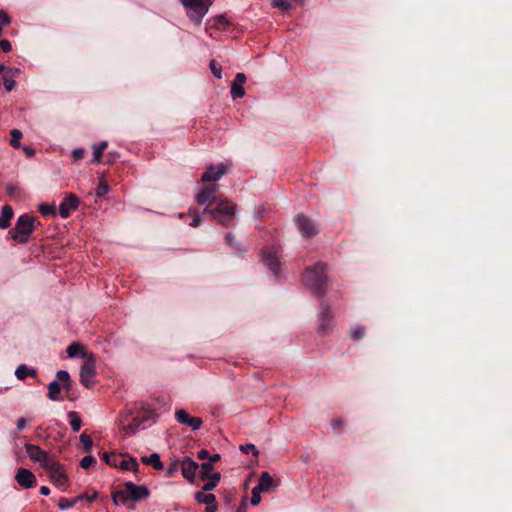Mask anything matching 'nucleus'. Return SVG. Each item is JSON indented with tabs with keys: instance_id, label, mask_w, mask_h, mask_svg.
Segmentation results:
<instances>
[{
	"instance_id": "obj_47",
	"label": "nucleus",
	"mask_w": 512,
	"mask_h": 512,
	"mask_svg": "<svg viewBox=\"0 0 512 512\" xmlns=\"http://www.w3.org/2000/svg\"><path fill=\"white\" fill-rule=\"evenodd\" d=\"M84 149L83 148H76L72 151V157L75 159V160H80L84 157Z\"/></svg>"
},
{
	"instance_id": "obj_27",
	"label": "nucleus",
	"mask_w": 512,
	"mask_h": 512,
	"mask_svg": "<svg viewBox=\"0 0 512 512\" xmlns=\"http://www.w3.org/2000/svg\"><path fill=\"white\" fill-rule=\"evenodd\" d=\"M194 498L198 503H203L206 505H210L216 502V497L211 493H203V491H198L194 494Z\"/></svg>"
},
{
	"instance_id": "obj_20",
	"label": "nucleus",
	"mask_w": 512,
	"mask_h": 512,
	"mask_svg": "<svg viewBox=\"0 0 512 512\" xmlns=\"http://www.w3.org/2000/svg\"><path fill=\"white\" fill-rule=\"evenodd\" d=\"M257 486L262 492H269L275 487L274 481L267 471L260 474Z\"/></svg>"
},
{
	"instance_id": "obj_32",
	"label": "nucleus",
	"mask_w": 512,
	"mask_h": 512,
	"mask_svg": "<svg viewBox=\"0 0 512 512\" xmlns=\"http://www.w3.org/2000/svg\"><path fill=\"white\" fill-rule=\"evenodd\" d=\"M39 210L43 216H48V215L55 216L56 215V209H55L54 204H48V203L40 204Z\"/></svg>"
},
{
	"instance_id": "obj_29",
	"label": "nucleus",
	"mask_w": 512,
	"mask_h": 512,
	"mask_svg": "<svg viewBox=\"0 0 512 512\" xmlns=\"http://www.w3.org/2000/svg\"><path fill=\"white\" fill-rule=\"evenodd\" d=\"M221 479L220 472H213L211 477L206 479L207 482L204 484L202 491H211L213 490Z\"/></svg>"
},
{
	"instance_id": "obj_25",
	"label": "nucleus",
	"mask_w": 512,
	"mask_h": 512,
	"mask_svg": "<svg viewBox=\"0 0 512 512\" xmlns=\"http://www.w3.org/2000/svg\"><path fill=\"white\" fill-rule=\"evenodd\" d=\"M141 461L146 465H151L156 470L163 469V463L160 460V456L157 453H152L149 456H143Z\"/></svg>"
},
{
	"instance_id": "obj_54",
	"label": "nucleus",
	"mask_w": 512,
	"mask_h": 512,
	"mask_svg": "<svg viewBox=\"0 0 512 512\" xmlns=\"http://www.w3.org/2000/svg\"><path fill=\"white\" fill-rule=\"evenodd\" d=\"M26 425V421L24 418H20L18 421H17V428L19 430L23 429Z\"/></svg>"
},
{
	"instance_id": "obj_7",
	"label": "nucleus",
	"mask_w": 512,
	"mask_h": 512,
	"mask_svg": "<svg viewBox=\"0 0 512 512\" xmlns=\"http://www.w3.org/2000/svg\"><path fill=\"white\" fill-rule=\"evenodd\" d=\"M103 459L112 467H119L125 471H138V463L135 458L124 459L116 453H105Z\"/></svg>"
},
{
	"instance_id": "obj_35",
	"label": "nucleus",
	"mask_w": 512,
	"mask_h": 512,
	"mask_svg": "<svg viewBox=\"0 0 512 512\" xmlns=\"http://www.w3.org/2000/svg\"><path fill=\"white\" fill-rule=\"evenodd\" d=\"M22 138V133L17 130V129H13L11 131V140H10V144L17 148L20 146V139Z\"/></svg>"
},
{
	"instance_id": "obj_31",
	"label": "nucleus",
	"mask_w": 512,
	"mask_h": 512,
	"mask_svg": "<svg viewBox=\"0 0 512 512\" xmlns=\"http://www.w3.org/2000/svg\"><path fill=\"white\" fill-rule=\"evenodd\" d=\"M366 334V328L363 326L355 325L351 328V336L354 340H361Z\"/></svg>"
},
{
	"instance_id": "obj_51",
	"label": "nucleus",
	"mask_w": 512,
	"mask_h": 512,
	"mask_svg": "<svg viewBox=\"0 0 512 512\" xmlns=\"http://www.w3.org/2000/svg\"><path fill=\"white\" fill-rule=\"evenodd\" d=\"M205 512H217V503L207 505Z\"/></svg>"
},
{
	"instance_id": "obj_44",
	"label": "nucleus",
	"mask_w": 512,
	"mask_h": 512,
	"mask_svg": "<svg viewBox=\"0 0 512 512\" xmlns=\"http://www.w3.org/2000/svg\"><path fill=\"white\" fill-rule=\"evenodd\" d=\"M3 85L5 86L7 91H11L15 87V81L4 74Z\"/></svg>"
},
{
	"instance_id": "obj_39",
	"label": "nucleus",
	"mask_w": 512,
	"mask_h": 512,
	"mask_svg": "<svg viewBox=\"0 0 512 512\" xmlns=\"http://www.w3.org/2000/svg\"><path fill=\"white\" fill-rule=\"evenodd\" d=\"M261 493H262V491L258 488L257 485L253 487V489H252V497H251V500H250V502H251V504L253 506H256V505H258L260 503V501H261V495L260 494Z\"/></svg>"
},
{
	"instance_id": "obj_2",
	"label": "nucleus",
	"mask_w": 512,
	"mask_h": 512,
	"mask_svg": "<svg viewBox=\"0 0 512 512\" xmlns=\"http://www.w3.org/2000/svg\"><path fill=\"white\" fill-rule=\"evenodd\" d=\"M304 282L314 295L322 298L328 286L326 264L318 262L313 266L307 267L304 273Z\"/></svg>"
},
{
	"instance_id": "obj_33",
	"label": "nucleus",
	"mask_w": 512,
	"mask_h": 512,
	"mask_svg": "<svg viewBox=\"0 0 512 512\" xmlns=\"http://www.w3.org/2000/svg\"><path fill=\"white\" fill-rule=\"evenodd\" d=\"M209 67H210V70L213 73V75L216 78L221 79V77H222V67H221V65L216 60H211L210 64H209Z\"/></svg>"
},
{
	"instance_id": "obj_41",
	"label": "nucleus",
	"mask_w": 512,
	"mask_h": 512,
	"mask_svg": "<svg viewBox=\"0 0 512 512\" xmlns=\"http://www.w3.org/2000/svg\"><path fill=\"white\" fill-rule=\"evenodd\" d=\"M95 462H96L95 458L93 456H91V455H88V456H85V457L82 458V460L80 462V466L83 469H88Z\"/></svg>"
},
{
	"instance_id": "obj_19",
	"label": "nucleus",
	"mask_w": 512,
	"mask_h": 512,
	"mask_svg": "<svg viewBox=\"0 0 512 512\" xmlns=\"http://www.w3.org/2000/svg\"><path fill=\"white\" fill-rule=\"evenodd\" d=\"M66 352L68 358L81 357L87 359L89 357L85 350V347L78 342H73L72 344H70L67 347Z\"/></svg>"
},
{
	"instance_id": "obj_21",
	"label": "nucleus",
	"mask_w": 512,
	"mask_h": 512,
	"mask_svg": "<svg viewBox=\"0 0 512 512\" xmlns=\"http://www.w3.org/2000/svg\"><path fill=\"white\" fill-rule=\"evenodd\" d=\"M17 482L25 487H32V472L25 468H20L15 476Z\"/></svg>"
},
{
	"instance_id": "obj_10",
	"label": "nucleus",
	"mask_w": 512,
	"mask_h": 512,
	"mask_svg": "<svg viewBox=\"0 0 512 512\" xmlns=\"http://www.w3.org/2000/svg\"><path fill=\"white\" fill-rule=\"evenodd\" d=\"M295 222L302 236L312 237L319 232L317 224L302 214L297 215Z\"/></svg>"
},
{
	"instance_id": "obj_16",
	"label": "nucleus",
	"mask_w": 512,
	"mask_h": 512,
	"mask_svg": "<svg viewBox=\"0 0 512 512\" xmlns=\"http://www.w3.org/2000/svg\"><path fill=\"white\" fill-rule=\"evenodd\" d=\"M175 417L179 423L191 427L192 430H198L203 423L201 418L190 416L184 409L177 410Z\"/></svg>"
},
{
	"instance_id": "obj_58",
	"label": "nucleus",
	"mask_w": 512,
	"mask_h": 512,
	"mask_svg": "<svg viewBox=\"0 0 512 512\" xmlns=\"http://www.w3.org/2000/svg\"><path fill=\"white\" fill-rule=\"evenodd\" d=\"M108 143L107 141H102L101 143H99L98 145H96L100 150H104L106 147H107Z\"/></svg>"
},
{
	"instance_id": "obj_5",
	"label": "nucleus",
	"mask_w": 512,
	"mask_h": 512,
	"mask_svg": "<svg viewBox=\"0 0 512 512\" xmlns=\"http://www.w3.org/2000/svg\"><path fill=\"white\" fill-rule=\"evenodd\" d=\"M9 235L17 244L27 243L32 235V215L26 213L19 216Z\"/></svg>"
},
{
	"instance_id": "obj_48",
	"label": "nucleus",
	"mask_w": 512,
	"mask_h": 512,
	"mask_svg": "<svg viewBox=\"0 0 512 512\" xmlns=\"http://www.w3.org/2000/svg\"><path fill=\"white\" fill-rule=\"evenodd\" d=\"M0 49L4 52H9L12 49L11 43L8 40H0Z\"/></svg>"
},
{
	"instance_id": "obj_55",
	"label": "nucleus",
	"mask_w": 512,
	"mask_h": 512,
	"mask_svg": "<svg viewBox=\"0 0 512 512\" xmlns=\"http://www.w3.org/2000/svg\"><path fill=\"white\" fill-rule=\"evenodd\" d=\"M208 462H211V465H213L214 462L220 460V454H214L209 457Z\"/></svg>"
},
{
	"instance_id": "obj_12",
	"label": "nucleus",
	"mask_w": 512,
	"mask_h": 512,
	"mask_svg": "<svg viewBox=\"0 0 512 512\" xmlns=\"http://www.w3.org/2000/svg\"><path fill=\"white\" fill-rule=\"evenodd\" d=\"M123 487L128 489L130 501L139 502L147 499L150 495L148 488L144 485H136L133 482H125Z\"/></svg>"
},
{
	"instance_id": "obj_4",
	"label": "nucleus",
	"mask_w": 512,
	"mask_h": 512,
	"mask_svg": "<svg viewBox=\"0 0 512 512\" xmlns=\"http://www.w3.org/2000/svg\"><path fill=\"white\" fill-rule=\"evenodd\" d=\"M204 213H208L211 217L223 226H228L234 220L236 213V205L227 199L219 198L215 206L204 208Z\"/></svg>"
},
{
	"instance_id": "obj_24",
	"label": "nucleus",
	"mask_w": 512,
	"mask_h": 512,
	"mask_svg": "<svg viewBox=\"0 0 512 512\" xmlns=\"http://www.w3.org/2000/svg\"><path fill=\"white\" fill-rule=\"evenodd\" d=\"M113 503L117 506L125 505L128 501H130L128 489L123 487V489L116 490L112 493Z\"/></svg>"
},
{
	"instance_id": "obj_14",
	"label": "nucleus",
	"mask_w": 512,
	"mask_h": 512,
	"mask_svg": "<svg viewBox=\"0 0 512 512\" xmlns=\"http://www.w3.org/2000/svg\"><path fill=\"white\" fill-rule=\"evenodd\" d=\"M262 259L270 270L277 276L280 268L278 250L276 248H266L263 250Z\"/></svg>"
},
{
	"instance_id": "obj_3",
	"label": "nucleus",
	"mask_w": 512,
	"mask_h": 512,
	"mask_svg": "<svg viewBox=\"0 0 512 512\" xmlns=\"http://www.w3.org/2000/svg\"><path fill=\"white\" fill-rule=\"evenodd\" d=\"M34 462H39L47 468L50 478L55 485L62 487L66 484L67 477L59 464L36 445H34Z\"/></svg>"
},
{
	"instance_id": "obj_37",
	"label": "nucleus",
	"mask_w": 512,
	"mask_h": 512,
	"mask_svg": "<svg viewBox=\"0 0 512 512\" xmlns=\"http://www.w3.org/2000/svg\"><path fill=\"white\" fill-rule=\"evenodd\" d=\"M80 441L83 444L84 450L86 452L90 451V449H91V447L93 445L92 438L88 434L82 433L80 435Z\"/></svg>"
},
{
	"instance_id": "obj_43",
	"label": "nucleus",
	"mask_w": 512,
	"mask_h": 512,
	"mask_svg": "<svg viewBox=\"0 0 512 512\" xmlns=\"http://www.w3.org/2000/svg\"><path fill=\"white\" fill-rule=\"evenodd\" d=\"M189 213L193 215V220L189 223L191 227H197L200 225L202 219L201 216L194 210L190 209Z\"/></svg>"
},
{
	"instance_id": "obj_53",
	"label": "nucleus",
	"mask_w": 512,
	"mask_h": 512,
	"mask_svg": "<svg viewBox=\"0 0 512 512\" xmlns=\"http://www.w3.org/2000/svg\"><path fill=\"white\" fill-rule=\"evenodd\" d=\"M236 512H247V504H246L245 499H243L240 507L238 508V510Z\"/></svg>"
},
{
	"instance_id": "obj_22",
	"label": "nucleus",
	"mask_w": 512,
	"mask_h": 512,
	"mask_svg": "<svg viewBox=\"0 0 512 512\" xmlns=\"http://www.w3.org/2000/svg\"><path fill=\"white\" fill-rule=\"evenodd\" d=\"M14 215L13 209L9 205H4L0 213V228L6 229L10 226V221Z\"/></svg>"
},
{
	"instance_id": "obj_30",
	"label": "nucleus",
	"mask_w": 512,
	"mask_h": 512,
	"mask_svg": "<svg viewBox=\"0 0 512 512\" xmlns=\"http://www.w3.org/2000/svg\"><path fill=\"white\" fill-rule=\"evenodd\" d=\"M213 465H211V462H204L201 465H199V475L201 480L205 481L206 479L210 478L212 475Z\"/></svg>"
},
{
	"instance_id": "obj_13",
	"label": "nucleus",
	"mask_w": 512,
	"mask_h": 512,
	"mask_svg": "<svg viewBox=\"0 0 512 512\" xmlns=\"http://www.w3.org/2000/svg\"><path fill=\"white\" fill-rule=\"evenodd\" d=\"M79 198L73 194H68L59 205V214L62 218H67L72 210H76L79 206Z\"/></svg>"
},
{
	"instance_id": "obj_28",
	"label": "nucleus",
	"mask_w": 512,
	"mask_h": 512,
	"mask_svg": "<svg viewBox=\"0 0 512 512\" xmlns=\"http://www.w3.org/2000/svg\"><path fill=\"white\" fill-rule=\"evenodd\" d=\"M67 416L69 418V424L71 426V429L74 432H78L81 429L82 425V420L79 414L75 411H70Z\"/></svg>"
},
{
	"instance_id": "obj_26",
	"label": "nucleus",
	"mask_w": 512,
	"mask_h": 512,
	"mask_svg": "<svg viewBox=\"0 0 512 512\" xmlns=\"http://www.w3.org/2000/svg\"><path fill=\"white\" fill-rule=\"evenodd\" d=\"M56 377L61 382L62 389H64L66 392L70 391L72 387V381L70 379L69 373L65 370H60L57 372Z\"/></svg>"
},
{
	"instance_id": "obj_50",
	"label": "nucleus",
	"mask_w": 512,
	"mask_h": 512,
	"mask_svg": "<svg viewBox=\"0 0 512 512\" xmlns=\"http://www.w3.org/2000/svg\"><path fill=\"white\" fill-rule=\"evenodd\" d=\"M331 426L333 429H340L343 426V421L340 419H335L332 421Z\"/></svg>"
},
{
	"instance_id": "obj_42",
	"label": "nucleus",
	"mask_w": 512,
	"mask_h": 512,
	"mask_svg": "<svg viewBox=\"0 0 512 512\" xmlns=\"http://www.w3.org/2000/svg\"><path fill=\"white\" fill-rule=\"evenodd\" d=\"M240 450L243 453L252 452L254 454V456H258V454H259V451L257 450V448L255 447L254 444H244V445H241L240 446Z\"/></svg>"
},
{
	"instance_id": "obj_1",
	"label": "nucleus",
	"mask_w": 512,
	"mask_h": 512,
	"mask_svg": "<svg viewBox=\"0 0 512 512\" xmlns=\"http://www.w3.org/2000/svg\"><path fill=\"white\" fill-rule=\"evenodd\" d=\"M156 414L143 403L133 407H126L118 415V422L126 435H135L139 430L145 429L155 421Z\"/></svg>"
},
{
	"instance_id": "obj_36",
	"label": "nucleus",
	"mask_w": 512,
	"mask_h": 512,
	"mask_svg": "<svg viewBox=\"0 0 512 512\" xmlns=\"http://www.w3.org/2000/svg\"><path fill=\"white\" fill-rule=\"evenodd\" d=\"M15 375L19 380H23L26 376L32 375V370H29L25 365H20L16 369Z\"/></svg>"
},
{
	"instance_id": "obj_8",
	"label": "nucleus",
	"mask_w": 512,
	"mask_h": 512,
	"mask_svg": "<svg viewBox=\"0 0 512 512\" xmlns=\"http://www.w3.org/2000/svg\"><path fill=\"white\" fill-rule=\"evenodd\" d=\"M96 374V361L95 356L90 354L85 360L80 369V382L86 387L90 388L93 386V377Z\"/></svg>"
},
{
	"instance_id": "obj_6",
	"label": "nucleus",
	"mask_w": 512,
	"mask_h": 512,
	"mask_svg": "<svg viewBox=\"0 0 512 512\" xmlns=\"http://www.w3.org/2000/svg\"><path fill=\"white\" fill-rule=\"evenodd\" d=\"M185 7L188 17L199 26L207 14L211 2L206 3L204 0H180Z\"/></svg>"
},
{
	"instance_id": "obj_49",
	"label": "nucleus",
	"mask_w": 512,
	"mask_h": 512,
	"mask_svg": "<svg viewBox=\"0 0 512 512\" xmlns=\"http://www.w3.org/2000/svg\"><path fill=\"white\" fill-rule=\"evenodd\" d=\"M197 456L201 460L209 459L210 453L206 449H202L197 453Z\"/></svg>"
},
{
	"instance_id": "obj_52",
	"label": "nucleus",
	"mask_w": 512,
	"mask_h": 512,
	"mask_svg": "<svg viewBox=\"0 0 512 512\" xmlns=\"http://www.w3.org/2000/svg\"><path fill=\"white\" fill-rule=\"evenodd\" d=\"M226 242H227L228 245L233 246L234 236L231 233H227V235H226Z\"/></svg>"
},
{
	"instance_id": "obj_23",
	"label": "nucleus",
	"mask_w": 512,
	"mask_h": 512,
	"mask_svg": "<svg viewBox=\"0 0 512 512\" xmlns=\"http://www.w3.org/2000/svg\"><path fill=\"white\" fill-rule=\"evenodd\" d=\"M61 382L58 380V378L54 381H52L48 386V397L52 401H60L62 400V397L60 395L61 392Z\"/></svg>"
},
{
	"instance_id": "obj_38",
	"label": "nucleus",
	"mask_w": 512,
	"mask_h": 512,
	"mask_svg": "<svg viewBox=\"0 0 512 512\" xmlns=\"http://www.w3.org/2000/svg\"><path fill=\"white\" fill-rule=\"evenodd\" d=\"M77 503V499H67V498H63L59 501L58 503V507L61 509V510H66V509H69L71 507H73L75 504Z\"/></svg>"
},
{
	"instance_id": "obj_18",
	"label": "nucleus",
	"mask_w": 512,
	"mask_h": 512,
	"mask_svg": "<svg viewBox=\"0 0 512 512\" xmlns=\"http://www.w3.org/2000/svg\"><path fill=\"white\" fill-rule=\"evenodd\" d=\"M332 327V317L329 309L323 310L319 315V331L323 334H327Z\"/></svg>"
},
{
	"instance_id": "obj_57",
	"label": "nucleus",
	"mask_w": 512,
	"mask_h": 512,
	"mask_svg": "<svg viewBox=\"0 0 512 512\" xmlns=\"http://www.w3.org/2000/svg\"><path fill=\"white\" fill-rule=\"evenodd\" d=\"M25 447H26V450H27L28 456H29L30 458H32V445L28 443V444H26V445H25Z\"/></svg>"
},
{
	"instance_id": "obj_40",
	"label": "nucleus",
	"mask_w": 512,
	"mask_h": 512,
	"mask_svg": "<svg viewBox=\"0 0 512 512\" xmlns=\"http://www.w3.org/2000/svg\"><path fill=\"white\" fill-rule=\"evenodd\" d=\"M109 191V186L104 182L100 181L99 185L96 188V196L102 197Z\"/></svg>"
},
{
	"instance_id": "obj_59",
	"label": "nucleus",
	"mask_w": 512,
	"mask_h": 512,
	"mask_svg": "<svg viewBox=\"0 0 512 512\" xmlns=\"http://www.w3.org/2000/svg\"><path fill=\"white\" fill-rule=\"evenodd\" d=\"M85 498L88 499V501L91 502V501H93V500H95L97 498V493L94 492L91 496H86Z\"/></svg>"
},
{
	"instance_id": "obj_56",
	"label": "nucleus",
	"mask_w": 512,
	"mask_h": 512,
	"mask_svg": "<svg viewBox=\"0 0 512 512\" xmlns=\"http://www.w3.org/2000/svg\"><path fill=\"white\" fill-rule=\"evenodd\" d=\"M40 493H41L42 495H45V496L49 495V493H50V489H49V487H47V486H42V487L40 488Z\"/></svg>"
},
{
	"instance_id": "obj_46",
	"label": "nucleus",
	"mask_w": 512,
	"mask_h": 512,
	"mask_svg": "<svg viewBox=\"0 0 512 512\" xmlns=\"http://www.w3.org/2000/svg\"><path fill=\"white\" fill-rule=\"evenodd\" d=\"M11 20L8 14L4 10H0V24L1 25H8L10 24Z\"/></svg>"
},
{
	"instance_id": "obj_15",
	"label": "nucleus",
	"mask_w": 512,
	"mask_h": 512,
	"mask_svg": "<svg viewBox=\"0 0 512 512\" xmlns=\"http://www.w3.org/2000/svg\"><path fill=\"white\" fill-rule=\"evenodd\" d=\"M198 469L199 464L190 457H185L181 462L182 475L190 483H194Z\"/></svg>"
},
{
	"instance_id": "obj_61",
	"label": "nucleus",
	"mask_w": 512,
	"mask_h": 512,
	"mask_svg": "<svg viewBox=\"0 0 512 512\" xmlns=\"http://www.w3.org/2000/svg\"><path fill=\"white\" fill-rule=\"evenodd\" d=\"M85 497H86V495L81 494V495H78L77 497H75L74 499H77V502H78L79 500H82V499H84Z\"/></svg>"
},
{
	"instance_id": "obj_34",
	"label": "nucleus",
	"mask_w": 512,
	"mask_h": 512,
	"mask_svg": "<svg viewBox=\"0 0 512 512\" xmlns=\"http://www.w3.org/2000/svg\"><path fill=\"white\" fill-rule=\"evenodd\" d=\"M272 6L282 11H288L291 8V3L289 0H273Z\"/></svg>"
},
{
	"instance_id": "obj_11",
	"label": "nucleus",
	"mask_w": 512,
	"mask_h": 512,
	"mask_svg": "<svg viewBox=\"0 0 512 512\" xmlns=\"http://www.w3.org/2000/svg\"><path fill=\"white\" fill-rule=\"evenodd\" d=\"M217 188V185H209L203 187L195 197L197 204L204 205L205 207L208 206L209 208H211L213 204H215L216 201L218 200L215 197Z\"/></svg>"
},
{
	"instance_id": "obj_45",
	"label": "nucleus",
	"mask_w": 512,
	"mask_h": 512,
	"mask_svg": "<svg viewBox=\"0 0 512 512\" xmlns=\"http://www.w3.org/2000/svg\"><path fill=\"white\" fill-rule=\"evenodd\" d=\"M103 151L100 150L97 146L93 147V159L92 161L95 163H100L102 158Z\"/></svg>"
},
{
	"instance_id": "obj_9",
	"label": "nucleus",
	"mask_w": 512,
	"mask_h": 512,
	"mask_svg": "<svg viewBox=\"0 0 512 512\" xmlns=\"http://www.w3.org/2000/svg\"><path fill=\"white\" fill-rule=\"evenodd\" d=\"M231 165L228 163H220L218 165L207 166L206 171L202 174L201 181L204 183L216 182L225 175Z\"/></svg>"
},
{
	"instance_id": "obj_60",
	"label": "nucleus",
	"mask_w": 512,
	"mask_h": 512,
	"mask_svg": "<svg viewBox=\"0 0 512 512\" xmlns=\"http://www.w3.org/2000/svg\"><path fill=\"white\" fill-rule=\"evenodd\" d=\"M24 151L26 152V154L31 157L32 156V148L30 147H25L24 148Z\"/></svg>"
},
{
	"instance_id": "obj_17",
	"label": "nucleus",
	"mask_w": 512,
	"mask_h": 512,
	"mask_svg": "<svg viewBox=\"0 0 512 512\" xmlns=\"http://www.w3.org/2000/svg\"><path fill=\"white\" fill-rule=\"evenodd\" d=\"M246 81L244 73H237L231 86V95L234 99L242 98L245 95L243 84Z\"/></svg>"
}]
</instances>
